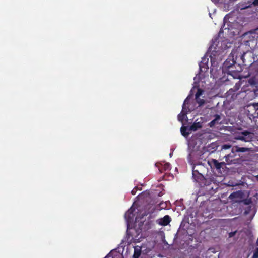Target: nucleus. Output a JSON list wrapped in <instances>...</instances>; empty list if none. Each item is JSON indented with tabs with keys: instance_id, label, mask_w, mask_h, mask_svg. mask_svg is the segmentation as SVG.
Here are the masks:
<instances>
[{
	"instance_id": "obj_1",
	"label": "nucleus",
	"mask_w": 258,
	"mask_h": 258,
	"mask_svg": "<svg viewBox=\"0 0 258 258\" xmlns=\"http://www.w3.org/2000/svg\"><path fill=\"white\" fill-rule=\"evenodd\" d=\"M225 161L228 165L240 163L243 160L240 158V155L233 151L232 148L231 152L225 156Z\"/></svg>"
},
{
	"instance_id": "obj_2",
	"label": "nucleus",
	"mask_w": 258,
	"mask_h": 258,
	"mask_svg": "<svg viewBox=\"0 0 258 258\" xmlns=\"http://www.w3.org/2000/svg\"><path fill=\"white\" fill-rule=\"evenodd\" d=\"M253 138V134L247 131H244L241 132L240 135L235 137L236 139L243 141L245 142H250Z\"/></svg>"
},
{
	"instance_id": "obj_3",
	"label": "nucleus",
	"mask_w": 258,
	"mask_h": 258,
	"mask_svg": "<svg viewBox=\"0 0 258 258\" xmlns=\"http://www.w3.org/2000/svg\"><path fill=\"white\" fill-rule=\"evenodd\" d=\"M192 177L194 180L199 183L200 185L202 186L203 184H204L205 178L204 176L197 170H195L194 168L192 170Z\"/></svg>"
},
{
	"instance_id": "obj_4",
	"label": "nucleus",
	"mask_w": 258,
	"mask_h": 258,
	"mask_svg": "<svg viewBox=\"0 0 258 258\" xmlns=\"http://www.w3.org/2000/svg\"><path fill=\"white\" fill-rule=\"evenodd\" d=\"M208 164L211 168H215L217 171H220L221 168H223L226 164L224 162H219L217 160L212 159L208 161Z\"/></svg>"
},
{
	"instance_id": "obj_5",
	"label": "nucleus",
	"mask_w": 258,
	"mask_h": 258,
	"mask_svg": "<svg viewBox=\"0 0 258 258\" xmlns=\"http://www.w3.org/2000/svg\"><path fill=\"white\" fill-rule=\"evenodd\" d=\"M244 42L246 45H249L250 42H253L256 39V34L253 32H248L244 34Z\"/></svg>"
},
{
	"instance_id": "obj_6",
	"label": "nucleus",
	"mask_w": 258,
	"mask_h": 258,
	"mask_svg": "<svg viewBox=\"0 0 258 258\" xmlns=\"http://www.w3.org/2000/svg\"><path fill=\"white\" fill-rule=\"evenodd\" d=\"M258 110V103L250 104L247 106L248 115L249 118L251 117L255 118L257 114L256 111Z\"/></svg>"
},
{
	"instance_id": "obj_7",
	"label": "nucleus",
	"mask_w": 258,
	"mask_h": 258,
	"mask_svg": "<svg viewBox=\"0 0 258 258\" xmlns=\"http://www.w3.org/2000/svg\"><path fill=\"white\" fill-rule=\"evenodd\" d=\"M189 101L188 100V97L184 100V103L182 105V109L181 113L178 115V119L180 121H183L185 116H186L187 114V111L186 109L185 105L186 104H188Z\"/></svg>"
},
{
	"instance_id": "obj_8",
	"label": "nucleus",
	"mask_w": 258,
	"mask_h": 258,
	"mask_svg": "<svg viewBox=\"0 0 258 258\" xmlns=\"http://www.w3.org/2000/svg\"><path fill=\"white\" fill-rule=\"evenodd\" d=\"M171 219L169 215H165L163 218L159 220V224L162 226H166L171 222Z\"/></svg>"
},
{
	"instance_id": "obj_9",
	"label": "nucleus",
	"mask_w": 258,
	"mask_h": 258,
	"mask_svg": "<svg viewBox=\"0 0 258 258\" xmlns=\"http://www.w3.org/2000/svg\"><path fill=\"white\" fill-rule=\"evenodd\" d=\"M236 64V62L234 59L230 60H229L228 59H227L224 62V67L226 68H227L229 70H230V71H234V70L233 69V67Z\"/></svg>"
},
{
	"instance_id": "obj_10",
	"label": "nucleus",
	"mask_w": 258,
	"mask_h": 258,
	"mask_svg": "<svg viewBox=\"0 0 258 258\" xmlns=\"http://www.w3.org/2000/svg\"><path fill=\"white\" fill-rule=\"evenodd\" d=\"M252 5L254 6H258V0H252L249 1L247 2H245V3L242 5L241 9H245L248 8H251Z\"/></svg>"
},
{
	"instance_id": "obj_11",
	"label": "nucleus",
	"mask_w": 258,
	"mask_h": 258,
	"mask_svg": "<svg viewBox=\"0 0 258 258\" xmlns=\"http://www.w3.org/2000/svg\"><path fill=\"white\" fill-rule=\"evenodd\" d=\"M221 120V117L219 115L216 114L215 115V119L209 123V126L210 127H214L216 124H220L219 121Z\"/></svg>"
},
{
	"instance_id": "obj_12",
	"label": "nucleus",
	"mask_w": 258,
	"mask_h": 258,
	"mask_svg": "<svg viewBox=\"0 0 258 258\" xmlns=\"http://www.w3.org/2000/svg\"><path fill=\"white\" fill-rule=\"evenodd\" d=\"M202 127L201 123L200 122H194L191 125H190L188 128V131H190L191 132L192 131H195L198 129L201 128Z\"/></svg>"
},
{
	"instance_id": "obj_13",
	"label": "nucleus",
	"mask_w": 258,
	"mask_h": 258,
	"mask_svg": "<svg viewBox=\"0 0 258 258\" xmlns=\"http://www.w3.org/2000/svg\"><path fill=\"white\" fill-rule=\"evenodd\" d=\"M233 151L236 152V153L250 151V148L246 147H239L237 146L233 147Z\"/></svg>"
},
{
	"instance_id": "obj_14",
	"label": "nucleus",
	"mask_w": 258,
	"mask_h": 258,
	"mask_svg": "<svg viewBox=\"0 0 258 258\" xmlns=\"http://www.w3.org/2000/svg\"><path fill=\"white\" fill-rule=\"evenodd\" d=\"M135 209L131 207L125 214V217L128 220H133L134 217L133 212Z\"/></svg>"
},
{
	"instance_id": "obj_15",
	"label": "nucleus",
	"mask_w": 258,
	"mask_h": 258,
	"mask_svg": "<svg viewBox=\"0 0 258 258\" xmlns=\"http://www.w3.org/2000/svg\"><path fill=\"white\" fill-rule=\"evenodd\" d=\"M188 127L182 126L180 128V132L182 135L185 137H187L191 133L190 131H188Z\"/></svg>"
},
{
	"instance_id": "obj_16",
	"label": "nucleus",
	"mask_w": 258,
	"mask_h": 258,
	"mask_svg": "<svg viewBox=\"0 0 258 258\" xmlns=\"http://www.w3.org/2000/svg\"><path fill=\"white\" fill-rule=\"evenodd\" d=\"M170 169H171L170 164L169 163H166L163 165L162 168H159V170L160 173H162L163 170L164 171L170 170Z\"/></svg>"
},
{
	"instance_id": "obj_17",
	"label": "nucleus",
	"mask_w": 258,
	"mask_h": 258,
	"mask_svg": "<svg viewBox=\"0 0 258 258\" xmlns=\"http://www.w3.org/2000/svg\"><path fill=\"white\" fill-rule=\"evenodd\" d=\"M200 70L201 72H206L208 69L207 64L204 63L201 61L199 64Z\"/></svg>"
},
{
	"instance_id": "obj_18",
	"label": "nucleus",
	"mask_w": 258,
	"mask_h": 258,
	"mask_svg": "<svg viewBox=\"0 0 258 258\" xmlns=\"http://www.w3.org/2000/svg\"><path fill=\"white\" fill-rule=\"evenodd\" d=\"M141 251L140 249L135 248L133 258H139L141 255Z\"/></svg>"
},
{
	"instance_id": "obj_19",
	"label": "nucleus",
	"mask_w": 258,
	"mask_h": 258,
	"mask_svg": "<svg viewBox=\"0 0 258 258\" xmlns=\"http://www.w3.org/2000/svg\"><path fill=\"white\" fill-rule=\"evenodd\" d=\"M196 100L199 104V106L203 105L205 103V101L203 99H201L200 97L196 98Z\"/></svg>"
},
{
	"instance_id": "obj_20",
	"label": "nucleus",
	"mask_w": 258,
	"mask_h": 258,
	"mask_svg": "<svg viewBox=\"0 0 258 258\" xmlns=\"http://www.w3.org/2000/svg\"><path fill=\"white\" fill-rule=\"evenodd\" d=\"M203 90L200 88L198 89L197 92L196 94V98L200 97V96L203 94Z\"/></svg>"
},
{
	"instance_id": "obj_21",
	"label": "nucleus",
	"mask_w": 258,
	"mask_h": 258,
	"mask_svg": "<svg viewBox=\"0 0 258 258\" xmlns=\"http://www.w3.org/2000/svg\"><path fill=\"white\" fill-rule=\"evenodd\" d=\"M231 147V145L230 144H224L222 146V149H228Z\"/></svg>"
},
{
	"instance_id": "obj_22",
	"label": "nucleus",
	"mask_w": 258,
	"mask_h": 258,
	"mask_svg": "<svg viewBox=\"0 0 258 258\" xmlns=\"http://www.w3.org/2000/svg\"><path fill=\"white\" fill-rule=\"evenodd\" d=\"M252 258H258V247L256 248L254 251L253 255Z\"/></svg>"
},
{
	"instance_id": "obj_23",
	"label": "nucleus",
	"mask_w": 258,
	"mask_h": 258,
	"mask_svg": "<svg viewBox=\"0 0 258 258\" xmlns=\"http://www.w3.org/2000/svg\"><path fill=\"white\" fill-rule=\"evenodd\" d=\"M240 87V84L239 82L236 83L234 87V91H235L238 90L239 89Z\"/></svg>"
},
{
	"instance_id": "obj_24",
	"label": "nucleus",
	"mask_w": 258,
	"mask_h": 258,
	"mask_svg": "<svg viewBox=\"0 0 258 258\" xmlns=\"http://www.w3.org/2000/svg\"><path fill=\"white\" fill-rule=\"evenodd\" d=\"M248 83H249V84H250L251 85H253L255 84V81L252 79H249L248 81Z\"/></svg>"
},
{
	"instance_id": "obj_25",
	"label": "nucleus",
	"mask_w": 258,
	"mask_h": 258,
	"mask_svg": "<svg viewBox=\"0 0 258 258\" xmlns=\"http://www.w3.org/2000/svg\"><path fill=\"white\" fill-rule=\"evenodd\" d=\"M215 3H225L226 0H212Z\"/></svg>"
},
{
	"instance_id": "obj_26",
	"label": "nucleus",
	"mask_w": 258,
	"mask_h": 258,
	"mask_svg": "<svg viewBox=\"0 0 258 258\" xmlns=\"http://www.w3.org/2000/svg\"><path fill=\"white\" fill-rule=\"evenodd\" d=\"M137 187H135L134 189H132V190L131 191V194L133 195H136V191H137Z\"/></svg>"
},
{
	"instance_id": "obj_27",
	"label": "nucleus",
	"mask_w": 258,
	"mask_h": 258,
	"mask_svg": "<svg viewBox=\"0 0 258 258\" xmlns=\"http://www.w3.org/2000/svg\"><path fill=\"white\" fill-rule=\"evenodd\" d=\"M235 233H236V232L230 233L229 237H232L233 236H234V235L235 234Z\"/></svg>"
},
{
	"instance_id": "obj_28",
	"label": "nucleus",
	"mask_w": 258,
	"mask_h": 258,
	"mask_svg": "<svg viewBox=\"0 0 258 258\" xmlns=\"http://www.w3.org/2000/svg\"><path fill=\"white\" fill-rule=\"evenodd\" d=\"M187 158H188V160H190L191 159V154H188Z\"/></svg>"
},
{
	"instance_id": "obj_29",
	"label": "nucleus",
	"mask_w": 258,
	"mask_h": 258,
	"mask_svg": "<svg viewBox=\"0 0 258 258\" xmlns=\"http://www.w3.org/2000/svg\"><path fill=\"white\" fill-rule=\"evenodd\" d=\"M162 195V192H160L159 194V195H158V196H161Z\"/></svg>"
},
{
	"instance_id": "obj_30",
	"label": "nucleus",
	"mask_w": 258,
	"mask_h": 258,
	"mask_svg": "<svg viewBox=\"0 0 258 258\" xmlns=\"http://www.w3.org/2000/svg\"><path fill=\"white\" fill-rule=\"evenodd\" d=\"M255 178H256V180L258 181V175L256 176Z\"/></svg>"
},
{
	"instance_id": "obj_31",
	"label": "nucleus",
	"mask_w": 258,
	"mask_h": 258,
	"mask_svg": "<svg viewBox=\"0 0 258 258\" xmlns=\"http://www.w3.org/2000/svg\"><path fill=\"white\" fill-rule=\"evenodd\" d=\"M232 91H233V89H229V92Z\"/></svg>"
},
{
	"instance_id": "obj_32",
	"label": "nucleus",
	"mask_w": 258,
	"mask_h": 258,
	"mask_svg": "<svg viewBox=\"0 0 258 258\" xmlns=\"http://www.w3.org/2000/svg\"><path fill=\"white\" fill-rule=\"evenodd\" d=\"M171 155H172V153H170V156H171Z\"/></svg>"
}]
</instances>
